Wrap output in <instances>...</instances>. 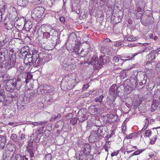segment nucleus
Here are the masks:
<instances>
[{
  "instance_id": "obj_1",
  "label": "nucleus",
  "mask_w": 160,
  "mask_h": 160,
  "mask_svg": "<svg viewBox=\"0 0 160 160\" xmlns=\"http://www.w3.org/2000/svg\"><path fill=\"white\" fill-rule=\"evenodd\" d=\"M106 57L104 55H101L99 57V60L96 56L88 58L87 60V63L92 64L95 68H101L102 64H106L107 61Z\"/></svg>"
},
{
  "instance_id": "obj_2",
  "label": "nucleus",
  "mask_w": 160,
  "mask_h": 160,
  "mask_svg": "<svg viewBox=\"0 0 160 160\" xmlns=\"http://www.w3.org/2000/svg\"><path fill=\"white\" fill-rule=\"evenodd\" d=\"M78 81V78L76 74L74 75L72 80L66 82L63 79L61 82V88L64 91L72 89L77 84Z\"/></svg>"
},
{
  "instance_id": "obj_3",
  "label": "nucleus",
  "mask_w": 160,
  "mask_h": 160,
  "mask_svg": "<svg viewBox=\"0 0 160 160\" xmlns=\"http://www.w3.org/2000/svg\"><path fill=\"white\" fill-rule=\"evenodd\" d=\"M35 54L32 53V54L28 53L27 49L24 48H22L19 53V57L23 58L24 63L27 65H30L32 61H34L36 58H34Z\"/></svg>"
},
{
  "instance_id": "obj_4",
  "label": "nucleus",
  "mask_w": 160,
  "mask_h": 160,
  "mask_svg": "<svg viewBox=\"0 0 160 160\" xmlns=\"http://www.w3.org/2000/svg\"><path fill=\"white\" fill-rule=\"evenodd\" d=\"M22 86V83L18 79L14 78L10 79L7 81L6 83V90L7 91L12 92L13 89L12 88L19 90Z\"/></svg>"
},
{
  "instance_id": "obj_5",
  "label": "nucleus",
  "mask_w": 160,
  "mask_h": 160,
  "mask_svg": "<svg viewBox=\"0 0 160 160\" xmlns=\"http://www.w3.org/2000/svg\"><path fill=\"white\" fill-rule=\"evenodd\" d=\"M90 146L88 144H86L83 148H82V151L79 154V160H88L87 158L88 154L90 152Z\"/></svg>"
},
{
  "instance_id": "obj_6",
  "label": "nucleus",
  "mask_w": 160,
  "mask_h": 160,
  "mask_svg": "<svg viewBox=\"0 0 160 160\" xmlns=\"http://www.w3.org/2000/svg\"><path fill=\"white\" fill-rule=\"evenodd\" d=\"M72 60L68 59H65L63 62L62 65L63 68L67 70L69 69H73L76 68V66L74 64H72Z\"/></svg>"
},
{
  "instance_id": "obj_7",
  "label": "nucleus",
  "mask_w": 160,
  "mask_h": 160,
  "mask_svg": "<svg viewBox=\"0 0 160 160\" xmlns=\"http://www.w3.org/2000/svg\"><path fill=\"white\" fill-rule=\"evenodd\" d=\"M101 108H96V106H92L89 107L88 111L91 115H97L100 114L103 111V107L104 105L102 104Z\"/></svg>"
},
{
  "instance_id": "obj_8",
  "label": "nucleus",
  "mask_w": 160,
  "mask_h": 160,
  "mask_svg": "<svg viewBox=\"0 0 160 160\" xmlns=\"http://www.w3.org/2000/svg\"><path fill=\"white\" fill-rule=\"evenodd\" d=\"M44 9L42 7L35 8L32 12V16H35L37 18H40L43 14Z\"/></svg>"
},
{
  "instance_id": "obj_9",
  "label": "nucleus",
  "mask_w": 160,
  "mask_h": 160,
  "mask_svg": "<svg viewBox=\"0 0 160 160\" xmlns=\"http://www.w3.org/2000/svg\"><path fill=\"white\" fill-rule=\"evenodd\" d=\"M78 119L79 122H82L87 119L89 116V113L84 110H81L79 111Z\"/></svg>"
},
{
  "instance_id": "obj_10",
  "label": "nucleus",
  "mask_w": 160,
  "mask_h": 160,
  "mask_svg": "<svg viewBox=\"0 0 160 160\" xmlns=\"http://www.w3.org/2000/svg\"><path fill=\"white\" fill-rule=\"evenodd\" d=\"M134 86L133 84L130 83L127 86L125 85H121L120 88H123V91L124 94H128L130 93L133 90Z\"/></svg>"
},
{
  "instance_id": "obj_11",
  "label": "nucleus",
  "mask_w": 160,
  "mask_h": 160,
  "mask_svg": "<svg viewBox=\"0 0 160 160\" xmlns=\"http://www.w3.org/2000/svg\"><path fill=\"white\" fill-rule=\"evenodd\" d=\"M118 87L116 84H113L112 86L110 88L109 91V94L111 96L116 97L117 96V93L118 90Z\"/></svg>"
},
{
  "instance_id": "obj_12",
  "label": "nucleus",
  "mask_w": 160,
  "mask_h": 160,
  "mask_svg": "<svg viewBox=\"0 0 160 160\" xmlns=\"http://www.w3.org/2000/svg\"><path fill=\"white\" fill-rule=\"evenodd\" d=\"M97 94L98 96L95 99V101L96 102H101L104 96L103 94V92L102 90L100 89L98 90L97 92Z\"/></svg>"
},
{
  "instance_id": "obj_13",
  "label": "nucleus",
  "mask_w": 160,
  "mask_h": 160,
  "mask_svg": "<svg viewBox=\"0 0 160 160\" xmlns=\"http://www.w3.org/2000/svg\"><path fill=\"white\" fill-rule=\"evenodd\" d=\"M6 142V137L5 136L0 135V150L3 149Z\"/></svg>"
},
{
  "instance_id": "obj_14",
  "label": "nucleus",
  "mask_w": 160,
  "mask_h": 160,
  "mask_svg": "<svg viewBox=\"0 0 160 160\" xmlns=\"http://www.w3.org/2000/svg\"><path fill=\"white\" fill-rule=\"evenodd\" d=\"M112 61L114 63L118 64V65L121 64L122 66L123 62H122V59L120 55H117L113 58Z\"/></svg>"
},
{
  "instance_id": "obj_15",
  "label": "nucleus",
  "mask_w": 160,
  "mask_h": 160,
  "mask_svg": "<svg viewBox=\"0 0 160 160\" xmlns=\"http://www.w3.org/2000/svg\"><path fill=\"white\" fill-rule=\"evenodd\" d=\"M159 51L157 49L156 50L152 51L147 55L148 58L150 60H154L155 58V54L157 53Z\"/></svg>"
},
{
  "instance_id": "obj_16",
  "label": "nucleus",
  "mask_w": 160,
  "mask_h": 160,
  "mask_svg": "<svg viewBox=\"0 0 160 160\" xmlns=\"http://www.w3.org/2000/svg\"><path fill=\"white\" fill-rule=\"evenodd\" d=\"M15 59L12 57H11L9 58V60L8 62V63L6 66L7 68H9L12 67L15 65Z\"/></svg>"
},
{
  "instance_id": "obj_17",
  "label": "nucleus",
  "mask_w": 160,
  "mask_h": 160,
  "mask_svg": "<svg viewBox=\"0 0 160 160\" xmlns=\"http://www.w3.org/2000/svg\"><path fill=\"white\" fill-rule=\"evenodd\" d=\"M95 117L93 116L90 119H89L87 122V128L89 129L93 124L95 123Z\"/></svg>"
},
{
  "instance_id": "obj_18",
  "label": "nucleus",
  "mask_w": 160,
  "mask_h": 160,
  "mask_svg": "<svg viewBox=\"0 0 160 160\" xmlns=\"http://www.w3.org/2000/svg\"><path fill=\"white\" fill-rule=\"evenodd\" d=\"M96 132V130L93 131L91 132V135L89 137V139H92L93 142H95L96 140V138L98 136Z\"/></svg>"
},
{
  "instance_id": "obj_19",
  "label": "nucleus",
  "mask_w": 160,
  "mask_h": 160,
  "mask_svg": "<svg viewBox=\"0 0 160 160\" xmlns=\"http://www.w3.org/2000/svg\"><path fill=\"white\" fill-rule=\"evenodd\" d=\"M116 98V97H114V96H111V95L108 96L107 100V102L108 104L109 105L113 104V105H114V104L113 102L115 99Z\"/></svg>"
},
{
  "instance_id": "obj_20",
  "label": "nucleus",
  "mask_w": 160,
  "mask_h": 160,
  "mask_svg": "<svg viewBox=\"0 0 160 160\" xmlns=\"http://www.w3.org/2000/svg\"><path fill=\"white\" fill-rule=\"evenodd\" d=\"M14 158L16 160H28V159L25 156H23L22 157L21 155L20 154H17L15 157L13 156L11 160H13Z\"/></svg>"
},
{
  "instance_id": "obj_21",
  "label": "nucleus",
  "mask_w": 160,
  "mask_h": 160,
  "mask_svg": "<svg viewBox=\"0 0 160 160\" xmlns=\"http://www.w3.org/2000/svg\"><path fill=\"white\" fill-rule=\"evenodd\" d=\"M31 22L29 21H27L25 22L24 28L27 30H29L32 28Z\"/></svg>"
},
{
  "instance_id": "obj_22",
  "label": "nucleus",
  "mask_w": 160,
  "mask_h": 160,
  "mask_svg": "<svg viewBox=\"0 0 160 160\" xmlns=\"http://www.w3.org/2000/svg\"><path fill=\"white\" fill-rule=\"evenodd\" d=\"M159 101H158L157 103V104H156V100H153V103H152L151 105V111L152 112H153L154 111L156 108L158 107L159 105Z\"/></svg>"
},
{
  "instance_id": "obj_23",
  "label": "nucleus",
  "mask_w": 160,
  "mask_h": 160,
  "mask_svg": "<svg viewBox=\"0 0 160 160\" xmlns=\"http://www.w3.org/2000/svg\"><path fill=\"white\" fill-rule=\"evenodd\" d=\"M11 138L14 142L17 143L19 145H20L22 144V143L18 140L17 136L16 134L14 133L12 134Z\"/></svg>"
},
{
  "instance_id": "obj_24",
  "label": "nucleus",
  "mask_w": 160,
  "mask_h": 160,
  "mask_svg": "<svg viewBox=\"0 0 160 160\" xmlns=\"http://www.w3.org/2000/svg\"><path fill=\"white\" fill-rule=\"evenodd\" d=\"M6 147L7 149L10 152H12V153H14V152L15 150L14 145L13 144H12L10 143L6 145Z\"/></svg>"
},
{
  "instance_id": "obj_25",
  "label": "nucleus",
  "mask_w": 160,
  "mask_h": 160,
  "mask_svg": "<svg viewBox=\"0 0 160 160\" xmlns=\"http://www.w3.org/2000/svg\"><path fill=\"white\" fill-rule=\"evenodd\" d=\"M28 1V0H18V4L21 6H23L26 5Z\"/></svg>"
},
{
  "instance_id": "obj_26",
  "label": "nucleus",
  "mask_w": 160,
  "mask_h": 160,
  "mask_svg": "<svg viewBox=\"0 0 160 160\" xmlns=\"http://www.w3.org/2000/svg\"><path fill=\"white\" fill-rule=\"evenodd\" d=\"M146 74L147 77L150 78H152L154 75V71L152 70H148Z\"/></svg>"
},
{
  "instance_id": "obj_27",
  "label": "nucleus",
  "mask_w": 160,
  "mask_h": 160,
  "mask_svg": "<svg viewBox=\"0 0 160 160\" xmlns=\"http://www.w3.org/2000/svg\"><path fill=\"white\" fill-rule=\"evenodd\" d=\"M47 122H43V121H40L38 122H30V124L31 125H34V126H38L39 125H42L43 124H45L46 123H47Z\"/></svg>"
},
{
  "instance_id": "obj_28",
  "label": "nucleus",
  "mask_w": 160,
  "mask_h": 160,
  "mask_svg": "<svg viewBox=\"0 0 160 160\" xmlns=\"http://www.w3.org/2000/svg\"><path fill=\"white\" fill-rule=\"evenodd\" d=\"M54 90V87L52 86H47L46 87V91L47 93H51Z\"/></svg>"
},
{
  "instance_id": "obj_29",
  "label": "nucleus",
  "mask_w": 160,
  "mask_h": 160,
  "mask_svg": "<svg viewBox=\"0 0 160 160\" xmlns=\"http://www.w3.org/2000/svg\"><path fill=\"white\" fill-rule=\"evenodd\" d=\"M35 55L34 58H36V60H35L34 61H32L31 62V63L32 62V63H36L38 64V65H39L40 64V58L39 59L38 58V55L35 53Z\"/></svg>"
},
{
  "instance_id": "obj_30",
  "label": "nucleus",
  "mask_w": 160,
  "mask_h": 160,
  "mask_svg": "<svg viewBox=\"0 0 160 160\" xmlns=\"http://www.w3.org/2000/svg\"><path fill=\"white\" fill-rule=\"evenodd\" d=\"M125 40H126L129 41H133L136 40V38L132 35L128 36L125 38Z\"/></svg>"
},
{
  "instance_id": "obj_31",
  "label": "nucleus",
  "mask_w": 160,
  "mask_h": 160,
  "mask_svg": "<svg viewBox=\"0 0 160 160\" xmlns=\"http://www.w3.org/2000/svg\"><path fill=\"white\" fill-rule=\"evenodd\" d=\"M61 116V114H58L57 116L52 115L51 118H50V121L51 122H53L56 120L57 118H60Z\"/></svg>"
},
{
  "instance_id": "obj_32",
  "label": "nucleus",
  "mask_w": 160,
  "mask_h": 160,
  "mask_svg": "<svg viewBox=\"0 0 160 160\" xmlns=\"http://www.w3.org/2000/svg\"><path fill=\"white\" fill-rule=\"evenodd\" d=\"M45 91L43 89V87L42 86H40L38 89V92L39 94H42Z\"/></svg>"
},
{
  "instance_id": "obj_33",
  "label": "nucleus",
  "mask_w": 160,
  "mask_h": 160,
  "mask_svg": "<svg viewBox=\"0 0 160 160\" xmlns=\"http://www.w3.org/2000/svg\"><path fill=\"white\" fill-rule=\"evenodd\" d=\"M3 80L5 82H7L10 79V76L8 74H4L2 77Z\"/></svg>"
},
{
  "instance_id": "obj_34",
  "label": "nucleus",
  "mask_w": 160,
  "mask_h": 160,
  "mask_svg": "<svg viewBox=\"0 0 160 160\" xmlns=\"http://www.w3.org/2000/svg\"><path fill=\"white\" fill-rule=\"evenodd\" d=\"M136 135V134L135 133H132L128 135H127L126 137V138L128 139H130L135 137Z\"/></svg>"
},
{
  "instance_id": "obj_35",
  "label": "nucleus",
  "mask_w": 160,
  "mask_h": 160,
  "mask_svg": "<svg viewBox=\"0 0 160 160\" xmlns=\"http://www.w3.org/2000/svg\"><path fill=\"white\" fill-rule=\"evenodd\" d=\"M113 51V49L112 48H109L105 49V52L107 53V54L110 55L112 54V52Z\"/></svg>"
},
{
  "instance_id": "obj_36",
  "label": "nucleus",
  "mask_w": 160,
  "mask_h": 160,
  "mask_svg": "<svg viewBox=\"0 0 160 160\" xmlns=\"http://www.w3.org/2000/svg\"><path fill=\"white\" fill-rule=\"evenodd\" d=\"M140 53V52H138V53H136L134 54H130L129 55V56H128L126 57V58H129V59H130L132 58Z\"/></svg>"
},
{
  "instance_id": "obj_37",
  "label": "nucleus",
  "mask_w": 160,
  "mask_h": 160,
  "mask_svg": "<svg viewBox=\"0 0 160 160\" xmlns=\"http://www.w3.org/2000/svg\"><path fill=\"white\" fill-rule=\"evenodd\" d=\"M43 35L44 38L48 39L50 38V34L48 32H44L43 33Z\"/></svg>"
},
{
  "instance_id": "obj_38",
  "label": "nucleus",
  "mask_w": 160,
  "mask_h": 160,
  "mask_svg": "<svg viewBox=\"0 0 160 160\" xmlns=\"http://www.w3.org/2000/svg\"><path fill=\"white\" fill-rule=\"evenodd\" d=\"M151 131L150 130H147L145 132V134L147 137H149L151 134Z\"/></svg>"
},
{
  "instance_id": "obj_39",
  "label": "nucleus",
  "mask_w": 160,
  "mask_h": 160,
  "mask_svg": "<svg viewBox=\"0 0 160 160\" xmlns=\"http://www.w3.org/2000/svg\"><path fill=\"white\" fill-rule=\"evenodd\" d=\"M96 130V132L98 134V136L101 133H103L102 129H101V128H97V129L96 130Z\"/></svg>"
},
{
  "instance_id": "obj_40",
  "label": "nucleus",
  "mask_w": 160,
  "mask_h": 160,
  "mask_svg": "<svg viewBox=\"0 0 160 160\" xmlns=\"http://www.w3.org/2000/svg\"><path fill=\"white\" fill-rule=\"evenodd\" d=\"M157 139V138L156 136H155L151 138V144H153L155 142Z\"/></svg>"
},
{
  "instance_id": "obj_41",
  "label": "nucleus",
  "mask_w": 160,
  "mask_h": 160,
  "mask_svg": "<svg viewBox=\"0 0 160 160\" xmlns=\"http://www.w3.org/2000/svg\"><path fill=\"white\" fill-rule=\"evenodd\" d=\"M25 138V135L24 134H21L18 138V140H22Z\"/></svg>"
},
{
  "instance_id": "obj_42",
  "label": "nucleus",
  "mask_w": 160,
  "mask_h": 160,
  "mask_svg": "<svg viewBox=\"0 0 160 160\" xmlns=\"http://www.w3.org/2000/svg\"><path fill=\"white\" fill-rule=\"evenodd\" d=\"M70 122L72 124L75 125L77 122V119L76 118H74L70 121Z\"/></svg>"
},
{
  "instance_id": "obj_43",
  "label": "nucleus",
  "mask_w": 160,
  "mask_h": 160,
  "mask_svg": "<svg viewBox=\"0 0 160 160\" xmlns=\"http://www.w3.org/2000/svg\"><path fill=\"white\" fill-rule=\"evenodd\" d=\"M24 70V68L22 66H20L18 68V70L20 72H22Z\"/></svg>"
},
{
  "instance_id": "obj_44",
  "label": "nucleus",
  "mask_w": 160,
  "mask_h": 160,
  "mask_svg": "<svg viewBox=\"0 0 160 160\" xmlns=\"http://www.w3.org/2000/svg\"><path fill=\"white\" fill-rule=\"evenodd\" d=\"M150 50V48L149 47H147L145 49H144L141 52H140V53L144 52H148Z\"/></svg>"
},
{
  "instance_id": "obj_45",
  "label": "nucleus",
  "mask_w": 160,
  "mask_h": 160,
  "mask_svg": "<svg viewBox=\"0 0 160 160\" xmlns=\"http://www.w3.org/2000/svg\"><path fill=\"white\" fill-rule=\"evenodd\" d=\"M156 70L157 72H160V63H158L156 67Z\"/></svg>"
},
{
  "instance_id": "obj_46",
  "label": "nucleus",
  "mask_w": 160,
  "mask_h": 160,
  "mask_svg": "<svg viewBox=\"0 0 160 160\" xmlns=\"http://www.w3.org/2000/svg\"><path fill=\"white\" fill-rule=\"evenodd\" d=\"M89 87V84L88 83L85 84L83 85V90H86Z\"/></svg>"
},
{
  "instance_id": "obj_47",
  "label": "nucleus",
  "mask_w": 160,
  "mask_h": 160,
  "mask_svg": "<svg viewBox=\"0 0 160 160\" xmlns=\"http://www.w3.org/2000/svg\"><path fill=\"white\" fill-rule=\"evenodd\" d=\"M6 27L8 30H11L12 27V24L10 23L8 24L7 25H6Z\"/></svg>"
},
{
  "instance_id": "obj_48",
  "label": "nucleus",
  "mask_w": 160,
  "mask_h": 160,
  "mask_svg": "<svg viewBox=\"0 0 160 160\" xmlns=\"http://www.w3.org/2000/svg\"><path fill=\"white\" fill-rule=\"evenodd\" d=\"M59 20L60 22L62 23H64L65 22V19L64 17H61L59 18Z\"/></svg>"
},
{
  "instance_id": "obj_49",
  "label": "nucleus",
  "mask_w": 160,
  "mask_h": 160,
  "mask_svg": "<svg viewBox=\"0 0 160 160\" xmlns=\"http://www.w3.org/2000/svg\"><path fill=\"white\" fill-rule=\"evenodd\" d=\"M137 45V43H131L129 44L128 46L129 47H132Z\"/></svg>"
},
{
  "instance_id": "obj_50",
  "label": "nucleus",
  "mask_w": 160,
  "mask_h": 160,
  "mask_svg": "<svg viewBox=\"0 0 160 160\" xmlns=\"http://www.w3.org/2000/svg\"><path fill=\"white\" fill-rule=\"evenodd\" d=\"M142 152V151L141 150H137L135 152L133 153V155H138L140 153H141Z\"/></svg>"
},
{
  "instance_id": "obj_51",
  "label": "nucleus",
  "mask_w": 160,
  "mask_h": 160,
  "mask_svg": "<svg viewBox=\"0 0 160 160\" xmlns=\"http://www.w3.org/2000/svg\"><path fill=\"white\" fill-rule=\"evenodd\" d=\"M144 122L145 123V126L147 125V127L148 126L149 124V122L148 119V118H146L144 121Z\"/></svg>"
},
{
  "instance_id": "obj_52",
  "label": "nucleus",
  "mask_w": 160,
  "mask_h": 160,
  "mask_svg": "<svg viewBox=\"0 0 160 160\" xmlns=\"http://www.w3.org/2000/svg\"><path fill=\"white\" fill-rule=\"evenodd\" d=\"M83 52V50L82 49L80 51V50H78V51L77 54H78L79 55L81 56V57H83V55H82L81 54H82V52Z\"/></svg>"
},
{
  "instance_id": "obj_53",
  "label": "nucleus",
  "mask_w": 160,
  "mask_h": 160,
  "mask_svg": "<svg viewBox=\"0 0 160 160\" xmlns=\"http://www.w3.org/2000/svg\"><path fill=\"white\" fill-rule=\"evenodd\" d=\"M8 157L9 156L7 155V153L6 152H4L3 155V158L4 160L8 158Z\"/></svg>"
},
{
  "instance_id": "obj_54",
  "label": "nucleus",
  "mask_w": 160,
  "mask_h": 160,
  "mask_svg": "<svg viewBox=\"0 0 160 160\" xmlns=\"http://www.w3.org/2000/svg\"><path fill=\"white\" fill-rule=\"evenodd\" d=\"M46 159H48L47 160H51V155L50 154H48L46 156Z\"/></svg>"
},
{
  "instance_id": "obj_55",
  "label": "nucleus",
  "mask_w": 160,
  "mask_h": 160,
  "mask_svg": "<svg viewBox=\"0 0 160 160\" xmlns=\"http://www.w3.org/2000/svg\"><path fill=\"white\" fill-rule=\"evenodd\" d=\"M4 90L3 89H1L0 90V95L2 97V96L4 95Z\"/></svg>"
},
{
  "instance_id": "obj_56",
  "label": "nucleus",
  "mask_w": 160,
  "mask_h": 160,
  "mask_svg": "<svg viewBox=\"0 0 160 160\" xmlns=\"http://www.w3.org/2000/svg\"><path fill=\"white\" fill-rule=\"evenodd\" d=\"M109 147L108 146H106V145H104L103 147L104 148L106 152H108V147Z\"/></svg>"
},
{
  "instance_id": "obj_57",
  "label": "nucleus",
  "mask_w": 160,
  "mask_h": 160,
  "mask_svg": "<svg viewBox=\"0 0 160 160\" xmlns=\"http://www.w3.org/2000/svg\"><path fill=\"white\" fill-rule=\"evenodd\" d=\"M118 154V152H113L111 154V156L113 157L117 155Z\"/></svg>"
},
{
  "instance_id": "obj_58",
  "label": "nucleus",
  "mask_w": 160,
  "mask_h": 160,
  "mask_svg": "<svg viewBox=\"0 0 160 160\" xmlns=\"http://www.w3.org/2000/svg\"><path fill=\"white\" fill-rule=\"evenodd\" d=\"M18 95V93L17 92H15L14 94H13V93L11 94V95L14 98L15 97H17Z\"/></svg>"
},
{
  "instance_id": "obj_59",
  "label": "nucleus",
  "mask_w": 160,
  "mask_h": 160,
  "mask_svg": "<svg viewBox=\"0 0 160 160\" xmlns=\"http://www.w3.org/2000/svg\"><path fill=\"white\" fill-rule=\"evenodd\" d=\"M104 41L105 42H111V40L108 38H107L105 39L104 40Z\"/></svg>"
},
{
  "instance_id": "obj_60",
  "label": "nucleus",
  "mask_w": 160,
  "mask_h": 160,
  "mask_svg": "<svg viewBox=\"0 0 160 160\" xmlns=\"http://www.w3.org/2000/svg\"><path fill=\"white\" fill-rule=\"evenodd\" d=\"M147 128V127L144 126V128L142 129V131H144Z\"/></svg>"
},
{
  "instance_id": "obj_61",
  "label": "nucleus",
  "mask_w": 160,
  "mask_h": 160,
  "mask_svg": "<svg viewBox=\"0 0 160 160\" xmlns=\"http://www.w3.org/2000/svg\"><path fill=\"white\" fill-rule=\"evenodd\" d=\"M110 143V142L109 141H107L105 145H106V146H108V145H109Z\"/></svg>"
},
{
  "instance_id": "obj_62",
  "label": "nucleus",
  "mask_w": 160,
  "mask_h": 160,
  "mask_svg": "<svg viewBox=\"0 0 160 160\" xmlns=\"http://www.w3.org/2000/svg\"><path fill=\"white\" fill-rule=\"evenodd\" d=\"M151 84H153V86H152V89H153V88L155 86H154V84H153V82H152V83H150V84H149V86H150V85H151Z\"/></svg>"
},
{
  "instance_id": "obj_63",
  "label": "nucleus",
  "mask_w": 160,
  "mask_h": 160,
  "mask_svg": "<svg viewBox=\"0 0 160 160\" xmlns=\"http://www.w3.org/2000/svg\"><path fill=\"white\" fill-rule=\"evenodd\" d=\"M154 120L153 119H151L150 121V123L151 124H152V123L154 122Z\"/></svg>"
},
{
  "instance_id": "obj_64",
  "label": "nucleus",
  "mask_w": 160,
  "mask_h": 160,
  "mask_svg": "<svg viewBox=\"0 0 160 160\" xmlns=\"http://www.w3.org/2000/svg\"><path fill=\"white\" fill-rule=\"evenodd\" d=\"M3 49V48H0V55L2 54V50Z\"/></svg>"
}]
</instances>
